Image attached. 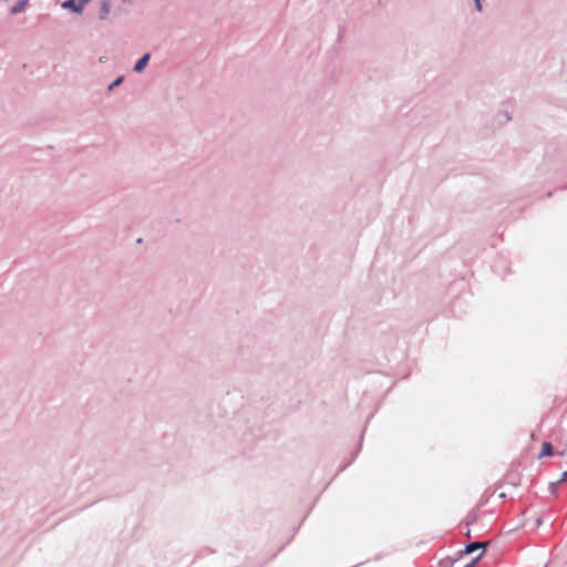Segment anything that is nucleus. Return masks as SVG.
Listing matches in <instances>:
<instances>
[{"instance_id": "obj_1", "label": "nucleus", "mask_w": 567, "mask_h": 567, "mask_svg": "<svg viewBox=\"0 0 567 567\" xmlns=\"http://www.w3.org/2000/svg\"><path fill=\"white\" fill-rule=\"evenodd\" d=\"M150 59H151V54L150 53H145L143 54L135 63L133 70L134 72L136 73H141L144 71V69L146 68V65L148 64L150 62Z\"/></svg>"}, {"instance_id": "obj_2", "label": "nucleus", "mask_w": 567, "mask_h": 567, "mask_svg": "<svg viewBox=\"0 0 567 567\" xmlns=\"http://www.w3.org/2000/svg\"><path fill=\"white\" fill-rule=\"evenodd\" d=\"M111 6L110 2L104 0L100 8V19L106 20L110 14Z\"/></svg>"}, {"instance_id": "obj_3", "label": "nucleus", "mask_w": 567, "mask_h": 567, "mask_svg": "<svg viewBox=\"0 0 567 567\" xmlns=\"http://www.w3.org/2000/svg\"><path fill=\"white\" fill-rule=\"evenodd\" d=\"M486 546L485 543H470L465 546V550L464 553L465 554H472L474 553L475 550L480 549V548H484Z\"/></svg>"}, {"instance_id": "obj_4", "label": "nucleus", "mask_w": 567, "mask_h": 567, "mask_svg": "<svg viewBox=\"0 0 567 567\" xmlns=\"http://www.w3.org/2000/svg\"><path fill=\"white\" fill-rule=\"evenodd\" d=\"M553 454V446L550 443L545 442L542 446L540 457L551 455Z\"/></svg>"}, {"instance_id": "obj_5", "label": "nucleus", "mask_w": 567, "mask_h": 567, "mask_svg": "<svg viewBox=\"0 0 567 567\" xmlns=\"http://www.w3.org/2000/svg\"><path fill=\"white\" fill-rule=\"evenodd\" d=\"M25 2H27V0H19L18 3L12 7L11 12L12 13L21 12L24 8Z\"/></svg>"}, {"instance_id": "obj_6", "label": "nucleus", "mask_w": 567, "mask_h": 567, "mask_svg": "<svg viewBox=\"0 0 567 567\" xmlns=\"http://www.w3.org/2000/svg\"><path fill=\"white\" fill-rule=\"evenodd\" d=\"M124 81V76L121 75L116 78L107 87L109 91H113L115 87L120 86Z\"/></svg>"}, {"instance_id": "obj_7", "label": "nucleus", "mask_w": 567, "mask_h": 567, "mask_svg": "<svg viewBox=\"0 0 567 567\" xmlns=\"http://www.w3.org/2000/svg\"><path fill=\"white\" fill-rule=\"evenodd\" d=\"M566 481H567V471H565V472L561 474V477H560V480H559L558 482L553 483V484L550 485V488H551L553 493H555V491H556V488H557V485H558L559 483H561V482H566Z\"/></svg>"}, {"instance_id": "obj_8", "label": "nucleus", "mask_w": 567, "mask_h": 567, "mask_svg": "<svg viewBox=\"0 0 567 567\" xmlns=\"http://www.w3.org/2000/svg\"><path fill=\"white\" fill-rule=\"evenodd\" d=\"M485 0H474V4H475V9L478 11V12H482L483 11V2Z\"/></svg>"}, {"instance_id": "obj_9", "label": "nucleus", "mask_w": 567, "mask_h": 567, "mask_svg": "<svg viewBox=\"0 0 567 567\" xmlns=\"http://www.w3.org/2000/svg\"><path fill=\"white\" fill-rule=\"evenodd\" d=\"M483 554H480L475 559H473L471 563H468L467 565H465L464 567H475L477 561L480 560V558L482 557Z\"/></svg>"}, {"instance_id": "obj_10", "label": "nucleus", "mask_w": 567, "mask_h": 567, "mask_svg": "<svg viewBox=\"0 0 567 567\" xmlns=\"http://www.w3.org/2000/svg\"><path fill=\"white\" fill-rule=\"evenodd\" d=\"M536 524H537V526L542 525V524H543L542 518H537V519H536Z\"/></svg>"}, {"instance_id": "obj_11", "label": "nucleus", "mask_w": 567, "mask_h": 567, "mask_svg": "<svg viewBox=\"0 0 567 567\" xmlns=\"http://www.w3.org/2000/svg\"><path fill=\"white\" fill-rule=\"evenodd\" d=\"M124 3L128 2V0H122Z\"/></svg>"}]
</instances>
